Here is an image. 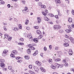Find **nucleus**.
<instances>
[{
    "instance_id": "1",
    "label": "nucleus",
    "mask_w": 74,
    "mask_h": 74,
    "mask_svg": "<svg viewBox=\"0 0 74 74\" xmlns=\"http://www.w3.org/2000/svg\"><path fill=\"white\" fill-rule=\"evenodd\" d=\"M17 53H18V52L16 50L12 51L11 52L10 56L12 57V58H15V56L14 55H16V54H17Z\"/></svg>"
},
{
    "instance_id": "2",
    "label": "nucleus",
    "mask_w": 74,
    "mask_h": 74,
    "mask_svg": "<svg viewBox=\"0 0 74 74\" xmlns=\"http://www.w3.org/2000/svg\"><path fill=\"white\" fill-rule=\"evenodd\" d=\"M5 62V60H0V64L1 67H3V68L5 67V64L4 63Z\"/></svg>"
},
{
    "instance_id": "3",
    "label": "nucleus",
    "mask_w": 74,
    "mask_h": 74,
    "mask_svg": "<svg viewBox=\"0 0 74 74\" xmlns=\"http://www.w3.org/2000/svg\"><path fill=\"white\" fill-rule=\"evenodd\" d=\"M60 27V26L59 25H55L54 26L53 29L55 30H58Z\"/></svg>"
},
{
    "instance_id": "4",
    "label": "nucleus",
    "mask_w": 74,
    "mask_h": 74,
    "mask_svg": "<svg viewBox=\"0 0 74 74\" xmlns=\"http://www.w3.org/2000/svg\"><path fill=\"white\" fill-rule=\"evenodd\" d=\"M33 41L35 42L36 43H37L38 42V39L37 38H34L33 40Z\"/></svg>"
},
{
    "instance_id": "5",
    "label": "nucleus",
    "mask_w": 74,
    "mask_h": 74,
    "mask_svg": "<svg viewBox=\"0 0 74 74\" xmlns=\"http://www.w3.org/2000/svg\"><path fill=\"white\" fill-rule=\"evenodd\" d=\"M55 65L56 67V68L57 69H58V68H59V66H60V65L58 64V63H56L55 64Z\"/></svg>"
},
{
    "instance_id": "6",
    "label": "nucleus",
    "mask_w": 74,
    "mask_h": 74,
    "mask_svg": "<svg viewBox=\"0 0 74 74\" xmlns=\"http://www.w3.org/2000/svg\"><path fill=\"white\" fill-rule=\"evenodd\" d=\"M69 55H73V52L72 50L70 49L69 50Z\"/></svg>"
},
{
    "instance_id": "7",
    "label": "nucleus",
    "mask_w": 74,
    "mask_h": 74,
    "mask_svg": "<svg viewBox=\"0 0 74 74\" xmlns=\"http://www.w3.org/2000/svg\"><path fill=\"white\" fill-rule=\"evenodd\" d=\"M36 64L38 66H40L41 64V63L40 62H38V61H36Z\"/></svg>"
},
{
    "instance_id": "8",
    "label": "nucleus",
    "mask_w": 74,
    "mask_h": 74,
    "mask_svg": "<svg viewBox=\"0 0 74 74\" xmlns=\"http://www.w3.org/2000/svg\"><path fill=\"white\" fill-rule=\"evenodd\" d=\"M34 68L35 71H38L39 70V69H38V67H37V66H34Z\"/></svg>"
},
{
    "instance_id": "9",
    "label": "nucleus",
    "mask_w": 74,
    "mask_h": 74,
    "mask_svg": "<svg viewBox=\"0 0 74 74\" xmlns=\"http://www.w3.org/2000/svg\"><path fill=\"white\" fill-rule=\"evenodd\" d=\"M37 19L38 20V23H40L41 22V19L40 17H37Z\"/></svg>"
},
{
    "instance_id": "10",
    "label": "nucleus",
    "mask_w": 74,
    "mask_h": 74,
    "mask_svg": "<svg viewBox=\"0 0 74 74\" xmlns=\"http://www.w3.org/2000/svg\"><path fill=\"white\" fill-rule=\"evenodd\" d=\"M70 40H71V41L72 42V43H73V44H74V39H73V38L71 37L70 38Z\"/></svg>"
},
{
    "instance_id": "11",
    "label": "nucleus",
    "mask_w": 74,
    "mask_h": 74,
    "mask_svg": "<svg viewBox=\"0 0 74 74\" xmlns=\"http://www.w3.org/2000/svg\"><path fill=\"white\" fill-rule=\"evenodd\" d=\"M65 31L66 33H70V32H71V29H66L65 30Z\"/></svg>"
},
{
    "instance_id": "12",
    "label": "nucleus",
    "mask_w": 74,
    "mask_h": 74,
    "mask_svg": "<svg viewBox=\"0 0 74 74\" xmlns=\"http://www.w3.org/2000/svg\"><path fill=\"white\" fill-rule=\"evenodd\" d=\"M36 32L38 34H40L41 33V31L39 30H37L36 31Z\"/></svg>"
},
{
    "instance_id": "13",
    "label": "nucleus",
    "mask_w": 74,
    "mask_h": 74,
    "mask_svg": "<svg viewBox=\"0 0 74 74\" xmlns=\"http://www.w3.org/2000/svg\"><path fill=\"white\" fill-rule=\"evenodd\" d=\"M32 37V36L30 33H29L27 36V37L28 38H30V37Z\"/></svg>"
},
{
    "instance_id": "14",
    "label": "nucleus",
    "mask_w": 74,
    "mask_h": 74,
    "mask_svg": "<svg viewBox=\"0 0 74 74\" xmlns=\"http://www.w3.org/2000/svg\"><path fill=\"white\" fill-rule=\"evenodd\" d=\"M38 53V51H35V52L33 54L34 56H36V55H37Z\"/></svg>"
},
{
    "instance_id": "15",
    "label": "nucleus",
    "mask_w": 74,
    "mask_h": 74,
    "mask_svg": "<svg viewBox=\"0 0 74 74\" xmlns=\"http://www.w3.org/2000/svg\"><path fill=\"white\" fill-rule=\"evenodd\" d=\"M56 3H58V4H60L61 2L59 0H55Z\"/></svg>"
},
{
    "instance_id": "16",
    "label": "nucleus",
    "mask_w": 74,
    "mask_h": 74,
    "mask_svg": "<svg viewBox=\"0 0 74 74\" xmlns=\"http://www.w3.org/2000/svg\"><path fill=\"white\" fill-rule=\"evenodd\" d=\"M27 53L28 54H30L31 53V50L29 49H28L27 51Z\"/></svg>"
},
{
    "instance_id": "17",
    "label": "nucleus",
    "mask_w": 74,
    "mask_h": 74,
    "mask_svg": "<svg viewBox=\"0 0 74 74\" xmlns=\"http://www.w3.org/2000/svg\"><path fill=\"white\" fill-rule=\"evenodd\" d=\"M24 58L25 59H29V56H24Z\"/></svg>"
},
{
    "instance_id": "18",
    "label": "nucleus",
    "mask_w": 74,
    "mask_h": 74,
    "mask_svg": "<svg viewBox=\"0 0 74 74\" xmlns=\"http://www.w3.org/2000/svg\"><path fill=\"white\" fill-rule=\"evenodd\" d=\"M64 46L66 47H69V44L68 43H64Z\"/></svg>"
},
{
    "instance_id": "19",
    "label": "nucleus",
    "mask_w": 74,
    "mask_h": 74,
    "mask_svg": "<svg viewBox=\"0 0 74 74\" xmlns=\"http://www.w3.org/2000/svg\"><path fill=\"white\" fill-rule=\"evenodd\" d=\"M43 37V35H40L38 37V39H41Z\"/></svg>"
},
{
    "instance_id": "20",
    "label": "nucleus",
    "mask_w": 74,
    "mask_h": 74,
    "mask_svg": "<svg viewBox=\"0 0 74 74\" xmlns=\"http://www.w3.org/2000/svg\"><path fill=\"white\" fill-rule=\"evenodd\" d=\"M72 21H73V19L71 18H69L68 20V21L70 23L72 22Z\"/></svg>"
},
{
    "instance_id": "21",
    "label": "nucleus",
    "mask_w": 74,
    "mask_h": 74,
    "mask_svg": "<svg viewBox=\"0 0 74 74\" xmlns=\"http://www.w3.org/2000/svg\"><path fill=\"white\" fill-rule=\"evenodd\" d=\"M45 19L46 21H48L49 20V18H48L47 17L45 16Z\"/></svg>"
},
{
    "instance_id": "22",
    "label": "nucleus",
    "mask_w": 74,
    "mask_h": 74,
    "mask_svg": "<svg viewBox=\"0 0 74 74\" xmlns=\"http://www.w3.org/2000/svg\"><path fill=\"white\" fill-rule=\"evenodd\" d=\"M12 37L9 36L8 38V41H11V39H12Z\"/></svg>"
},
{
    "instance_id": "23",
    "label": "nucleus",
    "mask_w": 74,
    "mask_h": 74,
    "mask_svg": "<svg viewBox=\"0 0 74 74\" xmlns=\"http://www.w3.org/2000/svg\"><path fill=\"white\" fill-rule=\"evenodd\" d=\"M4 36L5 38H8L9 36L8 35V34H5Z\"/></svg>"
},
{
    "instance_id": "24",
    "label": "nucleus",
    "mask_w": 74,
    "mask_h": 74,
    "mask_svg": "<svg viewBox=\"0 0 74 74\" xmlns=\"http://www.w3.org/2000/svg\"><path fill=\"white\" fill-rule=\"evenodd\" d=\"M23 13H24V14H26V13H27L28 11H27L26 10H24L22 11Z\"/></svg>"
},
{
    "instance_id": "25",
    "label": "nucleus",
    "mask_w": 74,
    "mask_h": 74,
    "mask_svg": "<svg viewBox=\"0 0 74 74\" xmlns=\"http://www.w3.org/2000/svg\"><path fill=\"white\" fill-rule=\"evenodd\" d=\"M55 62H59V61H60V59L59 58H57L55 60Z\"/></svg>"
},
{
    "instance_id": "26",
    "label": "nucleus",
    "mask_w": 74,
    "mask_h": 74,
    "mask_svg": "<svg viewBox=\"0 0 74 74\" xmlns=\"http://www.w3.org/2000/svg\"><path fill=\"white\" fill-rule=\"evenodd\" d=\"M51 67V68H52V69H56V67H55L53 65H52Z\"/></svg>"
},
{
    "instance_id": "27",
    "label": "nucleus",
    "mask_w": 74,
    "mask_h": 74,
    "mask_svg": "<svg viewBox=\"0 0 74 74\" xmlns=\"http://www.w3.org/2000/svg\"><path fill=\"white\" fill-rule=\"evenodd\" d=\"M18 27H19V29H22V25L21 24H19L18 25Z\"/></svg>"
},
{
    "instance_id": "28",
    "label": "nucleus",
    "mask_w": 74,
    "mask_h": 74,
    "mask_svg": "<svg viewBox=\"0 0 74 74\" xmlns=\"http://www.w3.org/2000/svg\"><path fill=\"white\" fill-rule=\"evenodd\" d=\"M8 51L7 50V49H5L3 51V52H4V53H5L6 54L7 53V52H8Z\"/></svg>"
},
{
    "instance_id": "29",
    "label": "nucleus",
    "mask_w": 74,
    "mask_h": 74,
    "mask_svg": "<svg viewBox=\"0 0 74 74\" xmlns=\"http://www.w3.org/2000/svg\"><path fill=\"white\" fill-rule=\"evenodd\" d=\"M41 7L42 8H46V6L44 5H41Z\"/></svg>"
},
{
    "instance_id": "30",
    "label": "nucleus",
    "mask_w": 74,
    "mask_h": 74,
    "mask_svg": "<svg viewBox=\"0 0 74 74\" xmlns=\"http://www.w3.org/2000/svg\"><path fill=\"white\" fill-rule=\"evenodd\" d=\"M49 63H52V60L49 59Z\"/></svg>"
},
{
    "instance_id": "31",
    "label": "nucleus",
    "mask_w": 74,
    "mask_h": 74,
    "mask_svg": "<svg viewBox=\"0 0 74 74\" xmlns=\"http://www.w3.org/2000/svg\"><path fill=\"white\" fill-rule=\"evenodd\" d=\"M64 65L65 67H68L69 66V64L67 62H66L65 63V64H64Z\"/></svg>"
},
{
    "instance_id": "32",
    "label": "nucleus",
    "mask_w": 74,
    "mask_h": 74,
    "mask_svg": "<svg viewBox=\"0 0 74 74\" xmlns=\"http://www.w3.org/2000/svg\"><path fill=\"white\" fill-rule=\"evenodd\" d=\"M38 4L39 6H41L42 5V3L41 2H39L38 3Z\"/></svg>"
},
{
    "instance_id": "33",
    "label": "nucleus",
    "mask_w": 74,
    "mask_h": 74,
    "mask_svg": "<svg viewBox=\"0 0 74 74\" xmlns=\"http://www.w3.org/2000/svg\"><path fill=\"white\" fill-rule=\"evenodd\" d=\"M29 23V20H27L26 21V22H25V25H27V24Z\"/></svg>"
},
{
    "instance_id": "34",
    "label": "nucleus",
    "mask_w": 74,
    "mask_h": 74,
    "mask_svg": "<svg viewBox=\"0 0 74 74\" xmlns=\"http://www.w3.org/2000/svg\"><path fill=\"white\" fill-rule=\"evenodd\" d=\"M2 55L3 56H6V53H4V52H3Z\"/></svg>"
},
{
    "instance_id": "35",
    "label": "nucleus",
    "mask_w": 74,
    "mask_h": 74,
    "mask_svg": "<svg viewBox=\"0 0 74 74\" xmlns=\"http://www.w3.org/2000/svg\"><path fill=\"white\" fill-rule=\"evenodd\" d=\"M42 13L43 14V15H45V16H46V15H47V14L45 13V12H42Z\"/></svg>"
},
{
    "instance_id": "36",
    "label": "nucleus",
    "mask_w": 74,
    "mask_h": 74,
    "mask_svg": "<svg viewBox=\"0 0 74 74\" xmlns=\"http://www.w3.org/2000/svg\"><path fill=\"white\" fill-rule=\"evenodd\" d=\"M59 47H55V50H58V49H59Z\"/></svg>"
},
{
    "instance_id": "37",
    "label": "nucleus",
    "mask_w": 74,
    "mask_h": 74,
    "mask_svg": "<svg viewBox=\"0 0 74 74\" xmlns=\"http://www.w3.org/2000/svg\"><path fill=\"white\" fill-rule=\"evenodd\" d=\"M18 45H24V44L23 43H18Z\"/></svg>"
},
{
    "instance_id": "38",
    "label": "nucleus",
    "mask_w": 74,
    "mask_h": 74,
    "mask_svg": "<svg viewBox=\"0 0 74 74\" xmlns=\"http://www.w3.org/2000/svg\"><path fill=\"white\" fill-rule=\"evenodd\" d=\"M65 38H68V39L69 38V36L67 35H65Z\"/></svg>"
},
{
    "instance_id": "39",
    "label": "nucleus",
    "mask_w": 74,
    "mask_h": 74,
    "mask_svg": "<svg viewBox=\"0 0 74 74\" xmlns=\"http://www.w3.org/2000/svg\"><path fill=\"white\" fill-rule=\"evenodd\" d=\"M44 49L45 51H46L47 50V48L46 47H44Z\"/></svg>"
},
{
    "instance_id": "40",
    "label": "nucleus",
    "mask_w": 74,
    "mask_h": 74,
    "mask_svg": "<svg viewBox=\"0 0 74 74\" xmlns=\"http://www.w3.org/2000/svg\"><path fill=\"white\" fill-rule=\"evenodd\" d=\"M18 29H17V28L16 27H14V30L15 31H18Z\"/></svg>"
},
{
    "instance_id": "41",
    "label": "nucleus",
    "mask_w": 74,
    "mask_h": 74,
    "mask_svg": "<svg viewBox=\"0 0 74 74\" xmlns=\"http://www.w3.org/2000/svg\"><path fill=\"white\" fill-rule=\"evenodd\" d=\"M68 40L66 39L64 40V42H65V43H67V42H68Z\"/></svg>"
},
{
    "instance_id": "42",
    "label": "nucleus",
    "mask_w": 74,
    "mask_h": 74,
    "mask_svg": "<svg viewBox=\"0 0 74 74\" xmlns=\"http://www.w3.org/2000/svg\"><path fill=\"white\" fill-rule=\"evenodd\" d=\"M1 4H5V3L3 1H1Z\"/></svg>"
},
{
    "instance_id": "43",
    "label": "nucleus",
    "mask_w": 74,
    "mask_h": 74,
    "mask_svg": "<svg viewBox=\"0 0 74 74\" xmlns=\"http://www.w3.org/2000/svg\"><path fill=\"white\" fill-rule=\"evenodd\" d=\"M59 32L60 33H62L63 32V31L62 30H59Z\"/></svg>"
},
{
    "instance_id": "44",
    "label": "nucleus",
    "mask_w": 74,
    "mask_h": 74,
    "mask_svg": "<svg viewBox=\"0 0 74 74\" xmlns=\"http://www.w3.org/2000/svg\"><path fill=\"white\" fill-rule=\"evenodd\" d=\"M8 69H9V70H11V69H12V66H9L8 67Z\"/></svg>"
},
{
    "instance_id": "45",
    "label": "nucleus",
    "mask_w": 74,
    "mask_h": 74,
    "mask_svg": "<svg viewBox=\"0 0 74 74\" xmlns=\"http://www.w3.org/2000/svg\"><path fill=\"white\" fill-rule=\"evenodd\" d=\"M50 16H51V17H54V15H53L52 14H50Z\"/></svg>"
},
{
    "instance_id": "46",
    "label": "nucleus",
    "mask_w": 74,
    "mask_h": 74,
    "mask_svg": "<svg viewBox=\"0 0 74 74\" xmlns=\"http://www.w3.org/2000/svg\"><path fill=\"white\" fill-rule=\"evenodd\" d=\"M60 66L61 68H62L63 67V65L62 64H61L60 65Z\"/></svg>"
},
{
    "instance_id": "47",
    "label": "nucleus",
    "mask_w": 74,
    "mask_h": 74,
    "mask_svg": "<svg viewBox=\"0 0 74 74\" xmlns=\"http://www.w3.org/2000/svg\"><path fill=\"white\" fill-rule=\"evenodd\" d=\"M19 41H23L24 39H23V38H20V39H19Z\"/></svg>"
},
{
    "instance_id": "48",
    "label": "nucleus",
    "mask_w": 74,
    "mask_h": 74,
    "mask_svg": "<svg viewBox=\"0 0 74 74\" xmlns=\"http://www.w3.org/2000/svg\"><path fill=\"white\" fill-rule=\"evenodd\" d=\"M28 47L29 48H32L33 46H32V45L30 44V45H28Z\"/></svg>"
},
{
    "instance_id": "49",
    "label": "nucleus",
    "mask_w": 74,
    "mask_h": 74,
    "mask_svg": "<svg viewBox=\"0 0 74 74\" xmlns=\"http://www.w3.org/2000/svg\"><path fill=\"white\" fill-rule=\"evenodd\" d=\"M63 63H66V60L65 59H63Z\"/></svg>"
},
{
    "instance_id": "50",
    "label": "nucleus",
    "mask_w": 74,
    "mask_h": 74,
    "mask_svg": "<svg viewBox=\"0 0 74 74\" xmlns=\"http://www.w3.org/2000/svg\"><path fill=\"white\" fill-rule=\"evenodd\" d=\"M34 29H38V26H36L34 27Z\"/></svg>"
},
{
    "instance_id": "51",
    "label": "nucleus",
    "mask_w": 74,
    "mask_h": 74,
    "mask_svg": "<svg viewBox=\"0 0 74 74\" xmlns=\"http://www.w3.org/2000/svg\"><path fill=\"white\" fill-rule=\"evenodd\" d=\"M4 29L5 30V31H7V28H6V26L3 27Z\"/></svg>"
},
{
    "instance_id": "52",
    "label": "nucleus",
    "mask_w": 74,
    "mask_h": 74,
    "mask_svg": "<svg viewBox=\"0 0 74 74\" xmlns=\"http://www.w3.org/2000/svg\"><path fill=\"white\" fill-rule=\"evenodd\" d=\"M29 69H31L32 68V65H31L29 66Z\"/></svg>"
},
{
    "instance_id": "53",
    "label": "nucleus",
    "mask_w": 74,
    "mask_h": 74,
    "mask_svg": "<svg viewBox=\"0 0 74 74\" xmlns=\"http://www.w3.org/2000/svg\"><path fill=\"white\" fill-rule=\"evenodd\" d=\"M8 19H9V21H11L12 19V18L10 17H9Z\"/></svg>"
},
{
    "instance_id": "54",
    "label": "nucleus",
    "mask_w": 74,
    "mask_h": 74,
    "mask_svg": "<svg viewBox=\"0 0 74 74\" xmlns=\"http://www.w3.org/2000/svg\"><path fill=\"white\" fill-rule=\"evenodd\" d=\"M42 72H43V73H45L46 71H45V70L44 69H43L42 70Z\"/></svg>"
},
{
    "instance_id": "55",
    "label": "nucleus",
    "mask_w": 74,
    "mask_h": 74,
    "mask_svg": "<svg viewBox=\"0 0 74 74\" xmlns=\"http://www.w3.org/2000/svg\"><path fill=\"white\" fill-rule=\"evenodd\" d=\"M45 12L46 13V14H48V10H45Z\"/></svg>"
},
{
    "instance_id": "56",
    "label": "nucleus",
    "mask_w": 74,
    "mask_h": 74,
    "mask_svg": "<svg viewBox=\"0 0 74 74\" xmlns=\"http://www.w3.org/2000/svg\"><path fill=\"white\" fill-rule=\"evenodd\" d=\"M29 38V40L30 41H32V40H33V37L32 36V37Z\"/></svg>"
},
{
    "instance_id": "57",
    "label": "nucleus",
    "mask_w": 74,
    "mask_h": 74,
    "mask_svg": "<svg viewBox=\"0 0 74 74\" xmlns=\"http://www.w3.org/2000/svg\"><path fill=\"white\" fill-rule=\"evenodd\" d=\"M68 28L69 29H72V27H71V25L69 26L68 27Z\"/></svg>"
},
{
    "instance_id": "58",
    "label": "nucleus",
    "mask_w": 74,
    "mask_h": 74,
    "mask_svg": "<svg viewBox=\"0 0 74 74\" xmlns=\"http://www.w3.org/2000/svg\"><path fill=\"white\" fill-rule=\"evenodd\" d=\"M24 10H27L28 8H27V7L25 6V7L24 8Z\"/></svg>"
},
{
    "instance_id": "59",
    "label": "nucleus",
    "mask_w": 74,
    "mask_h": 74,
    "mask_svg": "<svg viewBox=\"0 0 74 74\" xmlns=\"http://www.w3.org/2000/svg\"><path fill=\"white\" fill-rule=\"evenodd\" d=\"M72 14L73 15H74V10H72Z\"/></svg>"
},
{
    "instance_id": "60",
    "label": "nucleus",
    "mask_w": 74,
    "mask_h": 74,
    "mask_svg": "<svg viewBox=\"0 0 74 74\" xmlns=\"http://www.w3.org/2000/svg\"><path fill=\"white\" fill-rule=\"evenodd\" d=\"M71 27H72V28H73H73H74V24H73L71 25Z\"/></svg>"
},
{
    "instance_id": "61",
    "label": "nucleus",
    "mask_w": 74,
    "mask_h": 74,
    "mask_svg": "<svg viewBox=\"0 0 74 74\" xmlns=\"http://www.w3.org/2000/svg\"><path fill=\"white\" fill-rule=\"evenodd\" d=\"M49 48L50 49H52V45H50L49 46Z\"/></svg>"
},
{
    "instance_id": "62",
    "label": "nucleus",
    "mask_w": 74,
    "mask_h": 74,
    "mask_svg": "<svg viewBox=\"0 0 74 74\" xmlns=\"http://www.w3.org/2000/svg\"><path fill=\"white\" fill-rule=\"evenodd\" d=\"M43 53H42L40 54V55L42 56V57H43V56H44V55H43Z\"/></svg>"
},
{
    "instance_id": "63",
    "label": "nucleus",
    "mask_w": 74,
    "mask_h": 74,
    "mask_svg": "<svg viewBox=\"0 0 74 74\" xmlns=\"http://www.w3.org/2000/svg\"><path fill=\"white\" fill-rule=\"evenodd\" d=\"M55 18L57 19L58 18V15H56L55 16Z\"/></svg>"
},
{
    "instance_id": "64",
    "label": "nucleus",
    "mask_w": 74,
    "mask_h": 74,
    "mask_svg": "<svg viewBox=\"0 0 74 74\" xmlns=\"http://www.w3.org/2000/svg\"><path fill=\"white\" fill-rule=\"evenodd\" d=\"M19 57H16V59L17 60H18V59H19Z\"/></svg>"
}]
</instances>
